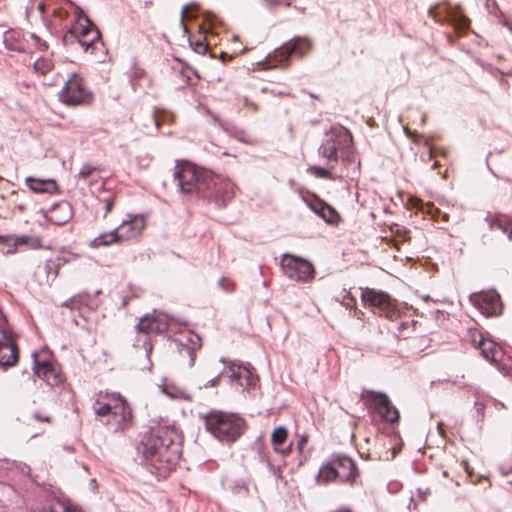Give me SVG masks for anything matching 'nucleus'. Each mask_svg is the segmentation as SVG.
I'll use <instances>...</instances> for the list:
<instances>
[{"instance_id":"1","label":"nucleus","mask_w":512,"mask_h":512,"mask_svg":"<svg viewBox=\"0 0 512 512\" xmlns=\"http://www.w3.org/2000/svg\"><path fill=\"white\" fill-rule=\"evenodd\" d=\"M182 437L178 429L167 421L152 427L151 434L143 444L146 462L165 474L179 460Z\"/></svg>"},{"instance_id":"38","label":"nucleus","mask_w":512,"mask_h":512,"mask_svg":"<svg viewBox=\"0 0 512 512\" xmlns=\"http://www.w3.org/2000/svg\"><path fill=\"white\" fill-rule=\"evenodd\" d=\"M460 28L464 29L468 26V20L466 18H462L459 23Z\"/></svg>"},{"instance_id":"36","label":"nucleus","mask_w":512,"mask_h":512,"mask_svg":"<svg viewBox=\"0 0 512 512\" xmlns=\"http://www.w3.org/2000/svg\"><path fill=\"white\" fill-rule=\"evenodd\" d=\"M92 170H93L92 167L84 166V167H82L79 175H80V177L86 178V177H88L91 174Z\"/></svg>"},{"instance_id":"8","label":"nucleus","mask_w":512,"mask_h":512,"mask_svg":"<svg viewBox=\"0 0 512 512\" xmlns=\"http://www.w3.org/2000/svg\"><path fill=\"white\" fill-rule=\"evenodd\" d=\"M311 49V43L307 38H295L285 43L282 47L268 55L266 68L285 65L291 55L303 56Z\"/></svg>"},{"instance_id":"28","label":"nucleus","mask_w":512,"mask_h":512,"mask_svg":"<svg viewBox=\"0 0 512 512\" xmlns=\"http://www.w3.org/2000/svg\"><path fill=\"white\" fill-rule=\"evenodd\" d=\"M162 391L171 398H186L185 391L173 385L165 386Z\"/></svg>"},{"instance_id":"21","label":"nucleus","mask_w":512,"mask_h":512,"mask_svg":"<svg viewBox=\"0 0 512 512\" xmlns=\"http://www.w3.org/2000/svg\"><path fill=\"white\" fill-rule=\"evenodd\" d=\"M288 437V431L285 427L279 426L275 428L271 434V444L276 452L287 455L292 450V444L283 447Z\"/></svg>"},{"instance_id":"12","label":"nucleus","mask_w":512,"mask_h":512,"mask_svg":"<svg viewBox=\"0 0 512 512\" xmlns=\"http://www.w3.org/2000/svg\"><path fill=\"white\" fill-rule=\"evenodd\" d=\"M215 366H216V363H211L205 368V374L214 375V377L203 384L204 388L216 386L219 382V379H220L223 371H225L228 374V376L230 377V379L232 381L239 382V384L241 386L244 385V383L242 382V377H243V367H245V365H236L235 363L231 362L223 370H220V369L216 368Z\"/></svg>"},{"instance_id":"33","label":"nucleus","mask_w":512,"mask_h":512,"mask_svg":"<svg viewBox=\"0 0 512 512\" xmlns=\"http://www.w3.org/2000/svg\"><path fill=\"white\" fill-rule=\"evenodd\" d=\"M266 5L272 6V5H286L289 6L291 3V0H263Z\"/></svg>"},{"instance_id":"42","label":"nucleus","mask_w":512,"mask_h":512,"mask_svg":"<svg viewBox=\"0 0 512 512\" xmlns=\"http://www.w3.org/2000/svg\"><path fill=\"white\" fill-rule=\"evenodd\" d=\"M76 257H77L76 255H73V254L70 255L69 254V256L67 258L66 257L64 258V261L65 262H69L70 260L75 259Z\"/></svg>"},{"instance_id":"9","label":"nucleus","mask_w":512,"mask_h":512,"mask_svg":"<svg viewBox=\"0 0 512 512\" xmlns=\"http://www.w3.org/2000/svg\"><path fill=\"white\" fill-rule=\"evenodd\" d=\"M281 266L284 274L291 280L308 282L315 276L313 265L306 259L294 255H283Z\"/></svg>"},{"instance_id":"35","label":"nucleus","mask_w":512,"mask_h":512,"mask_svg":"<svg viewBox=\"0 0 512 512\" xmlns=\"http://www.w3.org/2000/svg\"><path fill=\"white\" fill-rule=\"evenodd\" d=\"M59 209L65 210L67 212L66 219H64L63 221H55L57 224H62L66 222L70 217V207L67 204H63L59 206Z\"/></svg>"},{"instance_id":"30","label":"nucleus","mask_w":512,"mask_h":512,"mask_svg":"<svg viewBox=\"0 0 512 512\" xmlns=\"http://www.w3.org/2000/svg\"><path fill=\"white\" fill-rule=\"evenodd\" d=\"M30 40L32 41V45L39 50H46L48 48V44L46 41L42 40L38 35L31 33Z\"/></svg>"},{"instance_id":"37","label":"nucleus","mask_w":512,"mask_h":512,"mask_svg":"<svg viewBox=\"0 0 512 512\" xmlns=\"http://www.w3.org/2000/svg\"><path fill=\"white\" fill-rule=\"evenodd\" d=\"M112 206H113V200L112 199H107L106 200V205H105V215L111 211Z\"/></svg>"},{"instance_id":"32","label":"nucleus","mask_w":512,"mask_h":512,"mask_svg":"<svg viewBox=\"0 0 512 512\" xmlns=\"http://www.w3.org/2000/svg\"><path fill=\"white\" fill-rule=\"evenodd\" d=\"M309 170L316 177H320V178H329L330 177V172L325 168L313 166Z\"/></svg>"},{"instance_id":"41","label":"nucleus","mask_w":512,"mask_h":512,"mask_svg":"<svg viewBox=\"0 0 512 512\" xmlns=\"http://www.w3.org/2000/svg\"><path fill=\"white\" fill-rule=\"evenodd\" d=\"M37 9L39 10L40 13H43L45 11V3L39 2L37 5Z\"/></svg>"},{"instance_id":"23","label":"nucleus","mask_w":512,"mask_h":512,"mask_svg":"<svg viewBox=\"0 0 512 512\" xmlns=\"http://www.w3.org/2000/svg\"><path fill=\"white\" fill-rule=\"evenodd\" d=\"M338 479L336 467L334 466L333 457L322 464L319 472L316 476V483L319 485H325Z\"/></svg>"},{"instance_id":"29","label":"nucleus","mask_w":512,"mask_h":512,"mask_svg":"<svg viewBox=\"0 0 512 512\" xmlns=\"http://www.w3.org/2000/svg\"><path fill=\"white\" fill-rule=\"evenodd\" d=\"M190 45L193 48V50L199 54L205 53L207 49V44L205 43L204 39H196L190 41Z\"/></svg>"},{"instance_id":"40","label":"nucleus","mask_w":512,"mask_h":512,"mask_svg":"<svg viewBox=\"0 0 512 512\" xmlns=\"http://www.w3.org/2000/svg\"><path fill=\"white\" fill-rule=\"evenodd\" d=\"M189 6H184L182 9V19L188 17Z\"/></svg>"},{"instance_id":"7","label":"nucleus","mask_w":512,"mask_h":512,"mask_svg":"<svg viewBox=\"0 0 512 512\" xmlns=\"http://www.w3.org/2000/svg\"><path fill=\"white\" fill-rule=\"evenodd\" d=\"M59 98L65 105L76 106L89 103L92 99V93L83 77L80 74L72 73L65 81L59 93Z\"/></svg>"},{"instance_id":"44","label":"nucleus","mask_w":512,"mask_h":512,"mask_svg":"<svg viewBox=\"0 0 512 512\" xmlns=\"http://www.w3.org/2000/svg\"><path fill=\"white\" fill-rule=\"evenodd\" d=\"M150 121L154 124L155 128L158 127V120L155 117H151Z\"/></svg>"},{"instance_id":"17","label":"nucleus","mask_w":512,"mask_h":512,"mask_svg":"<svg viewBox=\"0 0 512 512\" xmlns=\"http://www.w3.org/2000/svg\"><path fill=\"white\" fill-rule=\"evenodd\" d=\"M333 459L338 479L341 481H354L356 478V467L354 462L343 455L333 456Z\"/></svg>"},{"instance_id":"48","label":"nucleus","mask_w":512,"mask_h":512,"mask_svg":"<svg viewBox=\"0 0 512 512\" xmlns=\"http://www.w3.org/2000/svg\"><path fill=\"white\" fill-rule=\"evenodd\" d=\"M82 14V11H77V15L80 16Z\"/></svg>"},{"instance_id":"46","label":"nucleus","mask_w":512,"mask_h":512,"mask_svg":"<svg viewBox=\"0 0 512 512\" xmlns=\"http://www.w3.org/2000/svg\"><path fill=\"white\" fill-rule=\"evenodd\" d=\"M47 85H53L54 81L46 82Z\"/></svg>"},{"instance_id":"2","label":"nucleus","mask_w":512,"mask_h":512,"mask_svg":"<svg viewBox=\"0 0 512 512\" xmlns=\"http://www.w3.org/2000/svg\"><path fill=\"white\" fill-rule=\"evenodd\" d=\"M174 178L182 193L206 195L208 191L219 192L220 177L189 162H177Z\"/></svg>"},{"instance_id":"16","label":"nucleus","mask_w":512,"mask_h":512,"mask_svg":"<svg viewBox=\"0 0 512 512\" xmlns=\"http://www.w3.org/2000/svg\"><path fill=\"white\" fill-rule=\"evenodd\" d=\"M475 301L483 314L497 315L501 312L500 297L495 292L483 293Z\"/></svg>"},{"instance_id":"6","label":"nucleus","mask_w":512,"mask_h":512,"mask_svg":"<svg viewBox=\"0 0 512 512\" xmlns=\"http://www.w3.org/2000/svg\"><path fill=\"white\" fill-rule=\"evenodd\" d=\"M352 146V136L343 126H333L319 148V154L329 162H337L338 155L345 159Z\"/></svg>"},{"instance_id":"39","label":"nucleus","mask_w":512,"mask_h":512,"mask_svg":"<svg viewBox=\"0 0 512 512\" xmlns=\"http://www.w3.org/2000/svg\"><path fill=\"white\" fill-rule=\"evenodd\" d=\"M227 282H228V281H227V279H225V278H221V279L219 280L218 284H219V286H220V287H222V288H224V289H228V288H227V286H226V283H227Z\"/></svg>"},{"instance_id":"34","label":"nucleus","mask_w":512,"mask_h":512,"mask_svg":"<svg viewBox=\"0 0 512 512\" xmlns=\"http://www.w3.org/2000/svg\"><path fill=\"white\" fill-rule=\"evenodd\" d=\"M62 512H83L80 508L74 505H62Z\"/></svg>"},{"instance_id":"5","label":"nucleus","mask_w":512,"mask_h":512,"mask_svg":"<svg viewBox=\"0 0 512 512\" xmlns=\"http://www.w3.org/2000/svg\"><path fill=\"white\" fill-rule=\"evenodd\" d=\"M145 228L146 220L144 216L139 214L128 215V218L123 220L116 229L96 237L90 241L89 245L92 248H98L130 241L140 236Z\"/></svg>"},{"instance_id":"10","label":"nucleus","mask_w":512,"mask_h":512,"mask_svg":"<svg viewBox=\"0 0 512 512\" xmlns=\"http://www.w3.org/2000/svg\"><path fill=\"white\" fill-rule=\"evenodd\" d=\"M361 298L366 304L376 307L388 319L392 320L398 316L395 301L385 292L366 288L362 290Z\"/></svg>"},{"instance_id":"31","label":"nucleus","mask_w":512,"mask_h":512,"mask_svg":"<svg viewBox=\"0 0 512 512\" xmlns=\"http://www.w3.org/2000/svg\"><path fill=\"white\" fill-rule=\"evenodd\" d=\"M189 340H190V342H191L192 346H191V347L186 348V351H187V352L190 354V356H191V362H190V364L192 365V364L194 363V360H195V358H194V354H193V350L195 349V347H200V343H199L200 339H199V337H198L197 335H194V334H193V335H191V338H190Z\"/></svg>"},{"instance_id":"22","label":"nucleus","mask_w":512,"mask_h":512,"mask_svg":"<svg viewBox=\"0 0 512 512\" xmlns=\"http://www.w3.org/2000/svg\"><path fill=\"white\" fill-rule=\"evenodd\" d=\"M27 186L35 193L52 194L57 191V184L52 179H37L33 177L26 178Z\"/></svg>"},{"instance_id":"24","label":"nucleus","mask_w":512,"mask_h":512,"mask_svg":"<svg viewBox=\"0 0 512 512\" xmlns=\"http://www.w3.org/2000/svg\"><path fill=\"white\" fill-rule=\"evenodd\" d=\"M491 230L498 229L507 234L508 238L512 240V220L507 217H496L490 222Z\"/></svg>"},{"instance_id":"43","label":"nucleus","mask_w":512,"mask_h":512,"mask_svg":"<svg viewBox=\"0 0 512 512\" xmlns=\"http://www.w3.org/2000/svg\"><path fill=\"white\" fill-rule=\"evenodd\" d=\"M19 466L22 473H26L29 470V468L26 465L20 464Z\"/></svg>"},{"instance_id":"20","label":"nucleus","mask_w":512,"mask_h":512,"mask_svg":"<svg viewBox=\"0 0 512 512\" xmlns=\"http://www.w3.org/2000/svg\"><path fill=\"white\" fill-rule=\"evenodd\" d=\"M85 21L86 25L81 26L79 31L78 28H75L74 32L77 35L79 44L85 50H88L90 46L98 39L99 33L88 19H85Z\"/></svg>"},{"instance_id":"47","label":"nucleus","mask_w":512,"mask_h":512,"mask_svg":"<svg viewBox=\"0 0 512 512\" xmlns=\"http://www.w3.org/2000/svg\"><path fill=\"white\" fill-rule=\"evenodd\" d=\"M423 299H424L425 301H427V300L429 299V296H425V297H423Z\"/></svg>"},{"instance_id":"14","label":"nucleus","mask_w":512,"mask_h":512,"mask_svg":"<svg viewBox=\"0 0 512 512\" xmlns=\"http://www.w3.org/2000/svg\"><path fill=\"white\" fill-rule=\"evenodd\" d=\"M168 328V317L165 314H148L142 317L137 325V330L143 333H162Z\"/></svg>"},{"instance_id":"26","label":"nucleus","mask_w":512,"mask_h":512,"mask_svg":"<svg viewBox=\"0 0 512 512\" xmlns=\"http://www.w3.org/2000/svg\"><path fill=\"white\" fill-rule=\"evenodd\" d=\"M53 67V64L48 58H38L35 60L33 64V69L35 73L40 75H46Z\"/></svg>"},{"instance_id":"15","label":"nucleus","mask_w":512,"mask_h":512,"mask_svg":"<svg viewBox=\"0 0 512 512\" xmlns=\"http://www.w3.org/2000/svg\"><path fill=\"white\" fill-rule=\"evenodd\" d=\"M372 402L380 414V416L388 422H396L399 418V413L384 393H372Z\"/></svg>"},{"instance_id":"19","label":"nucleus","mask_w":512,"mask_h":512,"mask_svg":"<svg viewBox=\"0 0 512 512\" xmlns=\"http://www.w3.org/2000/svg\"><path fill=\"white\" fill-rule=\"evenodd\" d=\"M313 212L324 219L327 223H336L338 221V213L334 208L326 204L324 201L315 198L307 202Z\"/></svg>"},{"instance_id":"3","label":"nucleus","mask_w":512,"mask_h":512,"mask_svg":"<svg viewBox=\"0 0 512 512\" xmlns=\"http://www.w3.org/2000/svg\"><path fill=\"white\" fill-rule=\"evenodd\" d=\"M94 411L97 416L115 431L125 429L130 420L131 412L127 407L125 400L118 394L107 395L105 399H99L94 405Z\"/></svg>"},{"instance_id":"11","label":"nucleus","mask_w":512,"mask_h":512,"mask_svg":"<svg viewBox=\"0 0 512 512\" xmlns=\"http://www.w3.org/2000/svg\"><path fill=\"white\" fill-rule=\"evenodd\" d=\"M34 358V373L35 375L45 381L49 386H57L62 383L63 376L53 363L47 359H40L38 353H33Z\"/></svg>"},{"instance_id":"18","label":"nucleus","mask_w":512,"mask_h":512,"mask_svg":"<svg viewBox=\"0 0 512 512\" xmlns=\"http://www.w3.org/2000/svg\"><path fill=\"white\" fill-rule=\"evenodd\" d=\"M477 346L481 350L484 358L490 362H498L503 356L502 348L489 338H484L480 335Z\"/></svg>"},{"instance_id":"45","label":"nucleus","mask_w":512,"mask_h":512,"mask_svg":"<svg viewBox=\"0 0 512 512\" xmlns=\"http://www.w3.org/2000/svg\"><path fill=\"white\" fill-rule=\"evenodd\" d=\"M0 512H7L6 507L0 502Z\"/></svg>"},{"instance_id":"4","label":"nucleus","mask_w":512,"mask_h":512,"mask_svg":"<svg viewBox=\"0 0 512 512\" xmlns=\"http://www.w3.org/2000/svg\"><path fill=\"white\" fill-rule=\"evenodd\" d=\"M206 430L215 438L223 441H234L243 432L244 422L235 414L213 411L204 417Z\"/></svg>"},{"instance_id":"13","label":"nucleus","mask_w":512,"mask_h":512,"mask_svg":"<svg viewBox=\"0 0 512 512\" xmlns=\"http://www.w3.org/2000/svg\"><path fill=\"white\" fill-rule=\"evenodd\" d=\"M18 359L17 348L10 333L0 325V366H12Z\"/></svg>"},{"instance_id":"27","label":"nucleus","mask_w":512,"mask_h":512,"mask_svg":"<svg viewBox=\"0 0 512 512\" xmlns=\"http://www.w3.org/2000/svg\"><path fill=\"white\" fill-rule=\"evenodd\" d=\"M242 382L244 383L243 386L245 387H252L256 385L257 379L254 376L252 370L250 369L249 365H246L243 367V377Z\"/></svg>"},{"instance_id":"25","label":"nucleus","mask_w":512,"mask_h":512,"mask_svg":"<svg viewBox=\"0 0 512 512\" xmlns=\"http://www.w3.org/2000/svg\"><path fill=\"white\" fill-rule=\"evenodd\" d=\"M14 245L22 246L25 245L32 249H37L41 247V240L38 236L29 235V236H19L14 238Z\"/></svg>"}]
</instances>
